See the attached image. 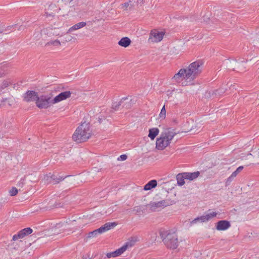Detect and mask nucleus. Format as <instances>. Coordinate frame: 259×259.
<instances>
[{
	"label": "nucleus",
	"mask_w": 259,
	"mask_h": 259,
	"mask_svg": "<svg viewBox=\"0 0 259 259\" xmlns=\"http://www.w3.org/2000/svg\"><path fill=\"white\" fill-rule=\"evenodd\" d=\"M203 66V62L202 60L196 61L191 63L187 69H181L172 78L177 82H180L184 79L193 80L201 72Z\"/></svg>",
	"instance_id": "nucleus-1"
},
{
	"label": "nucleus",
	"mask_w": 259,
	"mask_h": 259,
	"mask_svg": "<svg viewBox=\"0 0 259 259\" xmlns=\"http://www.w3.org/2000/svg\"><path fill=\"white\" fill-rule=\"evenodd\" d=\"M159 234L165 246L169 249H174L179 246V242L177 234L175 232L161 229Z\"/></svg>",
	"instance_id": "nucleus-2"
},
{
	"label": "nucleus",
	"mask_w": 259,
	"mask_h": 259,
	"mask_svg": "<svg viewBox=\"0 0 259 259\" xmlns=\"http://www.w3.org/2000/svg\"><path fill=\"white\" fill-rule=\"evenodd\" d=\"M91 136L90 124L84 122L76 128L72 135V139L77 143H82L88 140Z\"/></svg>",
	"instance_id": "nucleus-3"
},
{
	"label": "nucleus",
	"mask_w": 259,
	"mask_h": 259,
	"mask_svg": "<svg viewBox=\"0 0 259 259\" xmlns=\"http://www.w3.org/2000/svg\"><path fill=\"white\" fill-rule=\"evenodd\" d=\"M52 100L50 97L42 95L38 96L35 104L39 109H47L52 104Z\"/></svg>",
	"instance_id": "nucleus-4"
},
{
	"label": "nucleus",
	"mask_w": 259,
	"mask_h": 259,
	"mask_svg": "<svg viewBox=\"0 0 259 259\" xmlns=\"http://www.w3.org/2000/svg\"><path fill=\"white\" fill-rule=\"evenodd\" d=\"M70 176L69 175L61 176L60 174L56 173H54L53 174L49 173V174L46 176V180L49 183L54 185L59 183L60 182L63 181L65 178Z\"/></svg>",
	"instance_id": "nucleus-5"
},
{
	"label": "nucleus",
	"mask_w": 259,
	"mask_h": 259,
	"mask_svg": "<svg viewBox=\"0 0 259 259\" xmlns=\"http://www.w3.org/2000/svg\"><path fill=\"white\" fill-rule=\"evenodd\" d=\"M164 34L165 32L158 31L156 29H153L151 31L148 41L152 42H160L163 39Z\"/></svg>",
	"instance_id": "nucleus-6"
},
{
	"label": "nucleus",
	"mask_w": 259,
	"mask_h": 259,
	"mask_svg": "<svg viewBox=\"0 0 259 259\" xmlns=\"http://www.w3.org/2000/svg\"><path fill=\"white\" fill-rule=\"evenodd\" d=\"M38 95L35 91L28 90L23 94V100L26 102L36 101Z\"/></svg>",
	"instance_id": "nucleus-7"
},
{
	"label": "nucleus",
	"mask_w": 259,
	"mask_h": 259,
	"mask_svg": "<svg viewBox=\"0 0 259 259\" xmlns=\"http://www.w3.org/2000/svg\"><path fill=\"white\" fill-rule=\"evenodd\" d=\"M170 143L163 137V134H161L160 137L157 139L156 147L159 150L164 149L169 145Z\"/></svg>",
	"instance_id": "nucleus-8"
},
{
	"label": "nucleus",
	"mask_w": 259,
	"mask_h": 259,
	"mask_svg": "<svg viewBox=\"0 0 259 259\" xmlns=\"http://www.w3.org/2000/svg\"><path fill=\"white\" fill-rule=\"evenodd\" d=\"M33 232L32 229L30 228H25L21 230L20 231L18 232L17 234H15L13 236V240L16 241L18 239H21L24 238V237L28 236V235L31 234Z\"/></svg>",
	"instance_id": "nucleus-9"
},
{
	"label": "nucleus",
	"mask_w": 259,
	"mask_h": 259,
	"mask_svg": "<svg viewBox=\"0 0 259 259\" xmlns=\"http://www.w3.org/2000/svg\"><path fill=\"white\" fill-rule=\"evenodd\" d=\"M129 242H126L125 244L116 249V250L109 252L106 254V256L108 258L116 257L120 255L123 253L127 248Z\"/></svg>",
	"instance_id": "nucleus-10"
},
{
	"label": "nucleus",
	"mask_w": 259,
	"mask_h": 259,
	"mask_svg": "<svg viewBox=\"0 0 259 259\" xmlns=\"http://www.w3.org/2000/svg\"><path fill=\"white\" fill-rule=\"evenodd\" d=\"M71 93L70 91H65L61 92L56 96L52 100V104H56L60 101L64 100L70 97Z\"/></svg>",
	"instance_id": "nucleus-11"
},
{
	"label": "nucleus",
	"mask_w": 259,
	"mask_h": 259,
	"mask_svg": "<svg viewBox=\"0 0 259 259\" xmlns=\"http://www.w3.org/2000/svg\"><path fill=\"white\" fill-rule=\"evenodd\" d=\"M231 227V223L227 220H221L216 223L215 228L218 231H225Z\"/></svg>",
	"instance_id": "nucleus-12"
},
{
	"label": "nucleus",
	"mask_w": 259,
	"mask_h": 259,
	"mask_svg": "<svg viewBox=\"0 0 259 259\" xmlns=\"http://www.w3.org/2000/svg\"><path fill=\"white\" fill-rule=\"evenodd\" d=\"M217 214V213L215 212H212L211 213H207L205 215L201 216L200 217H197V218L195 219L194 220H193L191 222V223L194 224L196 223L198 221H200L201 222H205L209 220H210L211 218L215 217Z\"/></svg>",
	"instance_id": "nucleus-13"
},
{
	"label": "nucleus",
	"mask_w": 259,
	"mask_h": 259,
	"mask_svg": "<svg viewBox=\"0 0 259 259\" xmlns=\"http://www.w3.org/2000/svg\"><path fill=\"white\" fill-rule=\"evenodd\" d=\"M117 225L116 222H108L99 228L101 234L113 228Z\"/></svg>",
	"instance_id": "nucleus-14"
},
{
	"label": "nucleus",
	"mask_w": 259,
	"mask_h": 259,
	"mask_svg": "<svg viewBox=\"0 0 259 259\" xmlns=\"http://www.w3.org/2000/svg\"><path fill=\"white\" fill-rule=\"evenodd\" d=\"M174 131V129L171 130V128H169L167 129V130L165 131L164 133H162L161 134H163V137L165 138V139H166L167 141H168V142L170 143L171 140L177 134V133Z\"/></svg>",
	"instance_id": "nucleus-15"
},
{
	"label": "nucleus",
	"mask_w": 259,
	"mask_h": 259,
	"mask_svg": "<svg viewBox=\"0 0 259 259\" xmlns=\"http://www.w3.org/2000/svg\"><path fill=\"white\" fill-rule=\"evenodd\" d=\"M185 176L186 177V180H189L193 181L196 179L200 175V172L198 171H195L193 172H184Z\"/></svg>",
	"instance_id": "nucleus-16"
},
{
	"label": "nucleus",
	"mask_w": 259,
	"mask_h": 259,
	"mask_svg": "<svg viewBox=\"0 0 259 259\" xmlns=\"http://www.w3.org/2000/svg\"><path fill=\"white\" fill-rule=\"evenodd\" d=\"M157 185V181L155 180H152L148 182L144 186V190L147 191L152 189L156 187Z\"/></svg>",
	"instance_id": "nucleus-17"
},
{
	"label": "nucleus",
	"mask_w": 259,
	"mask_h": 259,
	"mask_svg": "<svg viewBox=\"0 0 259 259\" xmlns=\"http://www.w3.org/2000/svg\"><path fill=\"white\" fill-rule=\"evenodd\" d=\"M131 43V39L127 37H122L119 41L118 45L124 48L127 47Z\"/></svg>",
	"instance_id": "nucleus-18"
},
{
	"label": "nucleus",
	"mask_w": 259,
	"mask_h": 259,
	"mask_svg": "<svg viewBox=\"0 0 259 259\" xmlns=\"http://www.w3.org/2000/svg\"><path fill=\"white\" fill-rule=\"evenodd\" d=\"M159 130L158 128H152L149 130L148 137L151 139L154 140L159 134Z\"/></svg>",
	"instance_id": "nucleus-19"
},
{
	"label": "nucleus",
	"mask_w": 259,
	"mask_h": 259,
	"mask_svg": "<svg viewBox=\"0 0 259 259\" xmlns=\"http://www.w3.org/2000/svg\"><path fill=\"white\" fill-rule=\"evenodd\" d=\"M176 178L177 180V183L179 186H181L185 184V179H186V177L185 176L184 172L178 174Z\"/></svg>",
	"instance_id": "nucleus-20"
},
{
	"label": "nucleus",
	"mask_w": 259,
	"mask_h": 259,
	"mask_svg": "<svg viewBox=\"0 0 259 259\" xmlns=\"http://www.w3.org/2000/svg\"><path fill=\"white\" fill-rule=\"evenodd\" d=\"M147 205H140L133 208V211L139 215L142 214L145 211Z\"/></svg>",
	"instance_id": "nucleus-21"
},
{
	"label": "nucleus",
	"mask_w": 259,
	"mask_h": 259,
	"mask_svg": "<svg viewBox=\"0 0 259 259\" xmlns=\"http://www.w3.org/2000/svg\"><path fill=\"white\" fill-rule=\"evenodd\" d=\"M128 99L127 97L122 98L118 102H115L112 103V108L114 110H117L124 101Z\"/></svg>",
	"instance_id": "nucleus-22"
},
{
	"label": "nucleus",
	"mask_w": 259,
	"mask_h": 259,
	"mask_svg": "<svg viewBox=\"0 0 259 259\" xmlns=\"http://www.w3.org/2000/svg\"><path fill=\"white\" fill-rule=\"evenodd\" d=\"M18 27V24H14L12 25H9L8 26H5L4 28H0V33H2L4 32L10 31H14L16 30V27Z\"/></svg>",
	"instance_id": "nucleus-23"
},
{
	"label": "nucleus",
	"mask_w": 259,
	"mask_h": 259,
	"mask_svg": "<svg viewBox=\"0 0 259 259\" xmlns=\"http://www.w3.org/2000/svg\"><path fill=\"white\" fill-rule=\"evenodd\" d=\"M85 25H86V23L85 22H81L78 23L74 25L72 27H71L69 29L68 31L69 32H71V31H72L73 30H77L78 29L82 28L84 26H85Z\"/></svg>",
	"instance_id": "nucleus-24"
},
{
	"label": "nucleus",
	"mask_w": 259,
	"mask_h": 259,
	"mask_svg": "<svg viewBox=\"0 0 259 259\" xmlns=\"http://www.w3.org/2000/svg\"><path fill=\"white\" fill-rule=\"evenodd\" d=\"M159 202V204L161 205V207H166L175 203L174 201L171 200L170 199H165L160 201Z\"/></svg>",
	"instance_id": "nucleus-25"
},
{
	"label": "nucleus",
	"mask_w": 259,
	"mask_h": 259,
	"mask_svg": "<svg viewBox=\"0 0 259 259\" xmlns=\"http://www.w3.org/2000/svg\"><path fill=\"white\" fill-rule=\"evenodd\" d=\"M159 203H160L159 201L151 202L148 205H150L151 211L154 212V211H156V210L157 208L161 207V205Z\"/></svg>",
	"instance_id": "nucleus-26"
},
{
	"label": "nucleus",
	"mask_w": 259,
	"mask_h": 259,
	"mask_svg": "<svg viewBox=\"0 0 259 259\" xmlns=\"http://www.w3.org/2000/svg\"><path fill=\"white\" fill-rule=\"evenodd\" d=\"M61 45L60 42L59 40L56 39L55 40H51L50 41H48L47 42L45 45V46H58Z\"/></svg>",
	"instance_id": "nucleus-27"
},
{
	"label": "nucleus",
	"mask_w": 259,
	"mask_h": 259,
	"mask_svg": "<svg viewBox=\"0 0 259 259\" xmlns=\"http://www.w3.org/2000/svg\"><path fill=\"white\" fill-rule=\"evenodd\" d=\"M101 234V233L98 228L96 230H94L92 232H90L88 234V237L91 238V237H96L98 234Z\"/></svg>",
	"instance_id": "nucleus-28"
},
{
	"label": "nucleus",
	"mask_w": 259,
	"mask_h": 259,
	"mask_svg": "<svg viewBox=\"0 0 259 259\" xmlns=\"http://www.w3.org/2000/svg\"><path fill=\"white\" fill-rule=\"evenodd\" d=\"M159 116L160 118H162V119H164L165 118V116H166V110H165V105H164L163 106V107L162 108L161 110V111H160V113L159 114Z\"/></svg>",
	"instance_id": "nucleus-29"
},
{
	"label": "nucleus",
	"mask_w": 259,
	"mask_h": 259,
	"mask_svg": "<svg viewBox=\"0 0 259 259\" xmlns=\"http://www.w3.org/2000/svg\"><path fill=\"white\" fill-rule=\"evenodd\" d=\"M235 178V176H233V175H231L227 179L226 181L225 185L226 186H228L230 185L231 182L233 180V179Z\"/></svg>",
	"instance_id": "nucleus-30"
},
{
	"label": "nucleus",
	"mask_w": 259,
	"mask_h": 259,
	"mask_svg": "<svg viewBox=\"0 0 259 259\" xmlns=\"http://www.w3.org/2000/svg\"><path fill=\"white\" fill-rule=\"evenodd\" d=\"M244 167L243 166H239L236 170H235L234 172H232L233 176H235V177L243 169Z\"/></svg>",
	"instance_id": "nucleus-31"
},
{
	"label": "nucleus",
	"mask_w": 259,
	"mask_h": 259,
	"mask_svg": "<svg viewBox=\"0 0 259 259\" xmlns=\"http://www.w3.org/2000/svg\"><path fill=\"white\" fill-rule=\"evenodd\" d=\"M18 193V190L16 187H13L12 189L10 191V194L11 196H14Z\"/></svg>",
	"instance_id": "nucleus-32"
},
{
	"label": "nucleus",
	"mask_w": 259,
	"mask_h": 259,
	"mask_svg": "<svg viewBox=\"0 0 259 259\" xmlns=\"http://www.w3.org/2000/svg\"><path fill=\"white\" fill-rule=\"evenodd\" d=\"M132 100L130 102H128L127 103H125L122 105L123 108H125L126 109H129L131 108L132 107V103H131Z\"/></svg>",
	"instance_id": "nucleus-33"
},
{
	"label": "nucleus",
	"mask_w": 259,
	"mask_h": 259,
	"mask_svg": "<svg viewBox=\"0 0 259 259\" xmlns=\"http://www.w3.org/2000/svg\"><path fill=\"white\" fill-rule=\"evenodd\" d=\"M26 28V26L25 25H21L20 26H18V27H16V28L18 30H24Z\"/></svg>",
	"instance_id": "nucleus-34"
},
{
	"label": "nucleus",
	"mask_w": 259,
	"mask_h": 259,
	"mask_svg": "<svg viewBox=\"0 0 259 259\" xmlns=\"http://www.w3.org/2000/svg\"><path fill=\"white\" fill-rule=\"evenodd\" d=\"M127 158V156L125 154H122L120 156V159L122 161L125 160Z\"/></svg>",
	"instance_id": "nucleus-35"
},
{
	"label": "nucleus",
	"mask_w": 259,
	"mask_h": 259,
	"mask_svg": "<svg viewBox=\"0 0 259 259\" xmlns=\"http://www.w3.org/2000/svg\"><path fill=\"white\" fill-rule=\"evenodd\" d=\"M130 3H131V1H129L128 2H125V3L121 4V5L123 7L127 8L128 7V6H129Z\"/></svg>",
	"instance_id": "nucleus-36"
},
{
	"label": "nucleus",
	"mask_w": 259,
	"mask_h": 259,
	"mask_svg": "<svg viewBox=\"0 0 259 259\" xmlns=\"http://www.w3.org/2000/svg\"><path fill=\"white\" fill-rule=\"evenodd\" d=\"M5 74V71L0 67V77L3 76Z\"/></svg>",
	"instance_id": "nucleus-37"
},
{
	"label": "nucleus",
	"mask_w": 259,
	"mask_h": 259,
	"mask_svg": "<svg viewBox=\"0 0 259 259\" xmlns=\"http://www.w3.org/2000/svg\"><path fill=\"white\" fill-rule=\"evenodd\" d=\"M172 125H176L178 123V121L176 118L173 119L172 121Z\"/></svg>",
	"instance_id": "nucleus-38"
},
{
	"label": "nucleus",
	"mask_w": 259,
	"mask_h": 259,
	"mask_svg": "<svg viewBox=\"0 0 259 259\" xmlns=\"http://www.w3.org/2000/svg\"><path fill=\"white\" fill-rule=\"evenodd\" d=\"M24 179H21L20 181H19V186H22L24 184Z\"/></svg>",
	"instance_id": "nucleus-39"
},
{
	"label": "nucleus",
	"mask_w": 259,
	"mask_h": 259,
	"mask_svg": "<svg viewBox=\"0 0 259 259\" xmlns=\"http://www.w3.org/2000/svg\"><path fill=\"white\" fill-rule=\"evenodd\" d=\"M4 27H5V25H4L3 23H2L0 22V28H4Z\"/></svg>",
	"instance_id": "nucleus-40"
},
{
	"label": "nucleus",
	"mask_w": 259,
	"mask_h": 259,
	"mask_svg": "<svg viewBox=\"0 0 259 259\" xmlns=\"http://www.w3.org/2000/svg\"><path fill=\"white\" fill-rule=\"evenodd\" d=\"M62 1L65 3H70L71 1H72L73 0H62Z\"/></svg>",
	"instance_id": "nucleus-41"
},
{
	"label": "nucleus",
	"mask_w": 259,
	"mask_h": 259,
	"mask_svg": "<svg viewBox=\"0 0 259 259\" xmlns=\"http://www.w3.org/2000/svg\"><path fill=\"white\" fill-rule=\"evenodd\" d=\"M98 122L100 123H101L102 122V118H100L99 117L98 118Z\"/></svg>",
	"instance_id": "nucleus-42"
},
{
	"label": "nucleus",
	"mask_w": 259,
	"mask_h": 259,
	"mask_svg": "<svg viewBox=\"0 0 259 259\" xmlns=\"http://www.w3.org/2000/svg\"><path fill=\"white\" fill-rule=\"evenodd\" d=\"M7 100V98H3L2 101H1V103H3V102H6V101Z\"/></svg>",
	"instance_id": "nucleus-43"
},
{
	"label": "nucleus",
	"mask_w": 259,
	"mask_h": 259,
	"mask_svg": "<svg viewBox=\"0 0 259 259\" xmlns=\"http://www.w3.org/2000/svg\"><path fill=\"white\" fill-rule=\"evenodd\" d=\"M233 63H237V62L236 61H235V60H233Z\"/></svg>",
	"instance_id": "nucleus-44"
},
{
	"label": "nucleus",
	"mask_w": 259,
	"mask_h": 259,
	"mask_svg": "<svg viewBox=\"0 0 259 259\" xmlns=\"http://www.w3.org/2000/svg\"><path fill=\"white\" fill-rule=\"evenodd\" d=\"M142 1H143V0H142Z\"/></svg>",
	"instance_id": "nucleus-45"
}]
</instances>
